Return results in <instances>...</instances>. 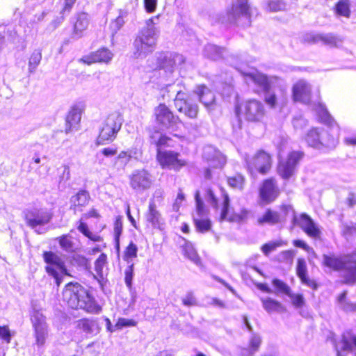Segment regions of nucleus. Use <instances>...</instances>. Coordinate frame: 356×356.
<instances>
[{
  "instance_id": "nucleus-1",
  "label": "nucleus",
  "mask_w": 356,
  "mask_h": 356,
  "mask_svg": "<svg viewBox=\"0 0 356 356\" xmlns=\"http://www.w3.org/2000/svg\"><path fill=\"white\" fill-rule=\"evenodd\" d=\"M62 300L72 310L81 309L89 314H97L102 310L89 290L77 282H70L64 286Z\"/></svg>"
},
{
  "instance_id": "nucleus-2",
  "label": "nucleus",
  "mask_w": 356,
  "mask_h": 356,
  "mask_svg": "<svg viewBox=\"0 0 356 356\" xmlns=\"http://www.w3.org/2000/svg\"><path fill=\"white\" fill-rule=\"evenodd\" d=\"M322 265L332 271L344 270L341 281L343 284H356V252L346 254L344 258L334 253L324 254Z\"/></svg>"
},
{
  "instance_id": "nucleus-3",
  "label": "nucleus",
  "mask_w": 356,
  "mask_h": 356,
  "mask_svg": "<svg viewBox=\"0 0 356 356\" xmlns=\"http://www.w3.org/2000/svg\"><path fill=\"white\" fill-rule=\"evenodd\" d=\"M159 18V15H157L147 19L145 25L138 32L134 42V56L136 58H145L155 49L160 33L159 29L155 26Z\"/></svg>"
},
{
  "instance_id": "nucleus-4",
  "label": "nucleus",
  "mask_w": 356,
  "mask_h": 356,
  "mask_svg": "<svg viewBox=\"0 0 356 356\" xmlns=\"http://www.w3.org/2000/svg\"><path fill=\"white\" fill-rule=\"evenodd\" d=\"M207 194L211 200V205L219 212L220 220L241 222L248 219L250 211L245 208L235 211L230 205L229 197L225 191L222 192L220 201L215 196L212 189H207Z\"/></svg>"
},
{
  "instance_id": "nucleus-5",
  "label": "nucleus",
  "mask_w": 356,
  "mask_h": 356,
  "mask_svg": "<svg viewBox=\"0 0 356 356\" xmlns=\"http://www.w3.org/2000/svg\"><path fill=\"white\" fill-rule=\"evenodd\" d=\"M248 0H236L227 9L226 16L220 17L218 21L222 24H233L238 26H250L251 17L257 15V8L250 7Z\"/></svg>"
},
{
  "instance_id": "nucleus-6",
  "label": "nucleus",
  "mask_w": 356,
  "mask_h": 356,
  "mask_svg": "<svg viewBox=\"0 0 356 356\" xmlns=\"http://www.w3.org/2000/svg\"><path fill=\"white\" fill-rule=\"evenodd\" d=\"M273 164V155L264 149H259L252 155L245 157V168L252 175L257 173L263 176L268 175Z\"/></svg>"
},
{
  "instance_id": "nucleus-7",
  "label": "nucleus",
  "mask_w": 356,
  "mask_h": 356,
  "mask_svg": "<svg viewBox=\"0 0 356 356\" xmlns=\"http://www.w3.org/2000/svg\"><path fill=\"white\" fill-rule=\"evenodd\" d=\"M42 255L46 264L45 272L54 279L57 287H59L63 282L64 275L72 276L66 267L65 261L56 252L44 251Z\"/></svg>"
},
{
  "instance_id": "nucleus-8",
  "label": "nucleus",
  "mask_w": 356,
  "mask_h": 356,
  "mask_svg": "<svg viewBox=\"0 0 356 356\" xmlns=\"http://www.w3.org/2000/svg\"><path fill=\"white\" fill-rule=\"evenodd\" d=\"M304 140L314 149H333L338 143L337 137L327 130L312 127L305 134Z\"/></svg>"
},
{
  "instance_id": "nucleus-9",
  "label": "nucleus",
  "mask_w": 356,
  "mask_h": 356,
  "mask_svg": "<svg viewBox=\"0 0 356 356\" xmlns=\"http://www.w3.org/2000/svg\"><path fill=\"white\" fill-rule=\"evenodd\" d=\"M122 124V117L119 113L109 114L100 129L98 135V143L105 145L114 140Z\"/></svg>"
},
{
  "instance_id": "nucleus-10",
  "label": "nucleus",
  "mask_w": 356,
  "mask_h": 356,
  "mask_svg": "<svg viewBox=\"0 0 356 356\" xmlns=\"http://www.w3.org/2000/svg\"><path fill=\"white\" fill-rule=\"evenodd\" d=\"M281 189L275 177L264 179L258 188V197L261 204H269L275 202L280 195Z\"/></svg>"
},
{
  "instance_id": "nucleus-11",
  "label": "nucleus",
  "mask_w": 356,
  "mask_h": 356,
  "mask_svg": "<svg viewBox=\"0 0 356 356\" xmlns=\"http://www.w3.org/2000/svg\"><path fill=\"white\" fill-rule=\"evenodd\" d=\"M156 160L162 169L179 171L187 165V161L180 158L178 152L172 150L160 151L156 153Z\"/></svg>"
},
{
  "instance_id": "nucleus-12",
  "label": "nucleus",
  "mask_w": 356,
  "mask_h": 356,
  "mask_svg": "<svg viewBox=\"0 0 356 356\" xmlns=\"http://www.w3.org/2000/svg\"><path fill=\"white\" fill-rule=\"evenodd\" d=\"M293 224L298 225L309 238L321 240L322 232L320 227L307 213H302L298 217L294 215Z\"/></svg>"
},
{
  "instance_id": "nucleus-13",
  "label": "nucleus",
  "mask_w": 356,
  "mask_h": 356,
  "mask_svg": "<svg viewBox=\"0 0 356 356\" xmlns=\"http://www.w3.org/2000/svg\"><path fill=\"white\" fill-rule=\"evenodd\" d=\"M129 185L136 191H143L152 186V178L149 172L145 169L134 170L129 176Z\"/></svg>"
},
{
  "instance_id": "nucleus-14",
  "label": "nucleus",
  "mask_w": 356,
  "mask_h": 356,
  "mask_svg": "<svg viewBox=\"0 0 356 356\" xmlns=\"http://www.w3.org/2000/svg\"><path fill=\"white\" fill-rule=\"evenodd\" d=\"M101 218V215L99 211L92 207L88 212L83 213L79 221V225L77 226V229L86 237L93 242H102L103 241V238L99 235L93 234L89 229L88 225L83 221L84 220H87L89 218H96L99 219Z\"/></svg>"
},
{
  "instance_id": "nucleus-15",
  "label": "nucleus",
  "mask_w": 356,
  "mask_h": 356,
  "mask_svg": "<svg viewBox=\"0 0 356 356\" xmlns=\"http://www.w3.org/2000/svg\"><path fill=\"white\" fill-rule=\"evenodd\" d=\"M24 218L26 225L34 228L48 223L51 220V215L45 210L33 209L25 211Z\"/></svg>"
},
{
  "instance_id": "nucleus-16",
  "label": "nucleus",
  "mask_w": 356,
  "mask_h": 356,
  "mask_svg": "<svg viewBox=\"0 0 356 356\" xmlns=\"http://www.w3.org/2000/svg\"><path fill=\"white\" fill-rule=\"evenodd\" d=\"M312 86L305 80L296 83L292 88L293 99L296 102L309 104L311 101Z\"/></svg>"
},
{
  "instance_id": "nucleus-17",
  "label": "nucleus",
  "mask_w": 356,
  "mask_h": 356,
  "mask_svg": "<svg viewBox=\"0 0 356 356\" xmlns=\"http://www.w3.org/2000/svg\"><path fill=\"white\" fill-rule=\"evenodd\" d=\"M149 138L151 145L156 148V153H159L160 151H165V147H172V145H171L172 138L158 129L154 128L149 130Z\"/></svg>"
},
{
  "instance_id": "nucleus-18",
  "label": "nucleus",
  "mask_w": 356,
  "mask_h": 356,
  "mask_svg": "<svg viewBox=\"0 0 356 356\" xmlns=\"http://www.w3.org/2000/svg\"><path fill=\"white\" fill-rule=\"evenodd\" d=\"M296 273L301 283L316 291L318 289L320 284L318 282L311 278L308 275L307 264L304 259L299 258L297 260Z\"/></svg>"
},
{
  "instance_id": "nucleus-19",
  "label": "nucleus",
  "mask_w": 356,
  "mask_h": 356,
  "mask_svg": "<svg viewBox=\"0 0 356 356\" xmlns=\"http://www.w3.org/2000/svg\"><path fill=\"white\" fill-rule=\"evenodd\" d=\"M184 63V58L181 54L165 53L162 54L158 58V65L166 72H172L174 67Z\"/></svg>"
},
{
  "instance_id": "nucleus-20",
  "label": "nucleus",
  "mask_w": 356,
  "mask_h": 356,
  "mask_svg": "<svg viewBox=\"0 0 356 356\" xmlns=\"http://www.w3.org/2000/svg\"><path fill=\"white\" fill-rule=\"evenodd\" d=\"M91 201L90 193L86 189L79 190L70 199V207L74 213L81 212Z\"/></svg>"
},
{
  "instance_id": "nucleus-21",
  "label": "nucleus",
  "mask_w": 356,
  "mask_h": 356,
  "mask_svg": "<svg viewBox=\"0 0 356 356\" xmlns=\"http://www.w3.org/2000/svg\"><path fill=\"white\" fill-rule=\"evenodd\" d=\"M70 22L73 26L71 38L73 39H79L82 37L83 33L87 29L90 19L88 14L86 13H79L73 17Z\"/></svg>"
},
{
  "instance_id": "nucleus-22",
  "label": "nucleus",
  "mask_w": 356,
  "mask_h": 356,
  "mask_svg": "<svg viewBox=\"0 0 356 356\" xmlns=\"http://www.w3.org/2000/svg\"><path fill=\"white\" fill-rule=\"evenodd\" d=\"M113 54L108 49L102 48L90 54L83 56L80 59L81 62H83L87 65H91L95 63H109L113 58Z\"/></svg>"
},
{
  "instance_id": "nucleus-23",
  "label": "nucleus",
  "mask_w": 356,
  "mask_h": 356,
  "mask_svg": "<svg viewBox=\"0 0 356 356\" xmlns=\"http://www.w3.org/2000/svg\"><path fill=\"white\" fill-rule=\"evenodd\" d=\"M245 81L254 83L258 86L264 92L268 91L270 88V81L268 78L257 71L252 72L243 73Z\"/></svg>"
},
{
  "instance_id": "nucleus-24",
  "label": "nucleus",
  "mask_w": 356,
  "mask_h": 356,
  "mask_svg": "<svg viewBox=\"0 0 356 356\" xmlns=\"http://www.w3.org/2000/svg\"><path fill=\"white\" fill-rule=\"evenodd\" d=\"M195 92L198 95L200 101L204 105L206 108L214 109L213 107L215 102L213 93L205 86L197 87Z\"/></svg>"
},
{
  "instance_id": "nucleus-25",
  "label": "nucleus",
  "mask_w": 356,
  "mask_h": 356,
  "mask_svg": "<svg viewBox=\"0 0 356 356\" xmlns=\"http://www.w3.org/2000/svg\"><path fill=\"white\" fill-rule=\"evenodd\" d=\"M261 302L265 311L268 314L282 313L286 312L282 303L273 298H261Z\"/></svg>"
},
{
  "instance_id": "nucleus-26",
  "label": "nucleus",
  "mask_w": 356,
  "mask_h": 356,
  "mask_svg": "<svg viewBox=\"0 0 356 356\" xmlns=\"http://www.w3.org/2000/svg\"><path fill=\"white\" fill-rule=\"evenodd\" d=\"M282 222L281 216L278 212L268 208L264 213L257 218L259 225H275Z\"/></svg>"
},
{
  "instance_id": "nucleus-27",
  "label": "nucleus",
  "mask_w": 356,
  "mask_h": 356,
  "mask_svg": "<svg viewBox=\"0 0 356 356\" xmlns=\"http://www.w3.org/2000/svg\"><path fill=\"white\" fill-rule=\"evenodd\" d=\"M156 120L159 124L165 129L172 128L179 123V120L174 115L173 113H158Z\"/></svg>"
},
{
  "instance_id": "nucleus-28",
  "label": "nucleus",
  "mask_w": 356,
  "mask_h": 356,
  "mask_svg": "<svg viewBox=\"0 0 356 356\" xmlns=\"http://www.w3.org/2000/svg\"><path fill=\"white\" fill-rule=\"evenodd\" d=\"M226 54L227 50L225 48L218 47L213 44H207L204 49V55L213 60L223 58Z\"/></svg>"
},
{
  "instance_id": "nucleus-29",
  "label": "nucleus",
  "mask_w": 356,
  "mask_h": 356,
  "mask_svg": "<svg viewBox=\"0 0 356 356\" xmlns=\"http://www.w3.org/2000/svg\"><path fill=\"white\" fill-rule=\"evenodd\" d=\"M227 185L233 188L242 191L245 188L246 179L245 176L240 172H237L226 179Z\"/></svg>"
},
{
  "instance_id": "nucleus-30",
  "label": "nucleus",
  "mask_w": 356,
  "mask_h": 356,
  "mask_svg": "<svg viewBox=\"0 0 356 356\" xmlns=\"http://www.w3.org/2000/svg\"><path fill=\"white\" fill-rule=\"evenodd\" d=\"M340 342L344 351H353L356 348V335L348 331L341 334Z\"/></svg>"
},
{
  "instance_id": "nucleus-31",
  "label": "nucleus",
  "mask_w": 356,
  "mask_h": 356,
  "mask_svg": "<svg viewBox=\"0 0 356 356\" xmlns=\"http://www.w3.org/2000/svg\"><path fill=\"white\" fill-rule=\"evenodd\" d=\"M263 106L257 100L251 99L236 105L235 111H262Z\"/></svg>"
},
{
  "instance_id": "nucleus-32",
  "label": "nucleus",
  "mask_w": 356,
  "mask_h": 356,
  "mask_svg": "<svg viewBox=\"0 0 356 356\" xmlns=\"http://www.w3.org/2000/svg\"><path fill=\"white\" fill-rule=\"evenodd\" d=\"M296 168L285 161H281L277 165V173L283 179H289L295 173Z\"/></svg>"
},
{
  "instance_id": "nucleus-33",
  "label": "nucleus",
  "mask_w": 356,
  "mask_h": 356,
  "mask_svg": "<svg viewBox=\"0 0 356 356\" xmlns=\"http://www.w3.org/2000/svg\"><path fill=\"white\" fill-rule=\"evenodd\" d=\"M81 113H68L66 116V131L78 130L80 127Z\"/></svg>"
},
{
  "instance_id": "nucleus-34",
  "label": "nucleus",
  "mask_w": 356,
  "mask_h": 356,
  "mask_svg": "<svg viewBox=\"0 0 356 356\" xmlns=\"http://www.w3.org/2000/svg\"><path fill=\"white\" fill-rule=\"evenodd\" d=\"M56 241L58 243L60 248L63 250L67 252H73L74 251V243L71 235L68 234H63L56 237Z\"/></svg>"
},
{
  "instance_id": "nucleus-35",
  "label": "nucleus",
  "mask_w": 356,
  "mask_h": 356,
  "mask_svg": "<svg viewBox=\"0 0 356 356\" xmlns=\"http://www.w3.org/2000/svg\"><path fill=\"white\" fill-rule=\"evenodd\" d=\"M184 241V243L182 245V251L186 257L190 259L191 260L193 261L195 263H200V258L198 256V254L195 249L193 245L191 242L186 240L184 238H182Z\"/></svg>"
},
{
  "instance_id": "nucleus-36",
  "label": "nucleus",
  "mask_w": 356,
  "mask_h": 356,
  "mask_svg": "<svg viewBox=\"0 0 356 356\" xmlns=\"http://www.w3.org/2000/svg\"><path fill=\"white\" fill-rule=\"evenodd\" d=\"M319 42L331 47H338L342 40L333 33H320Z\"/></svg>"
},
{
  "instance_id": "nucleus-37",
  "label": "nucleus",
  "mask_w": 356,
  "mask_h": 356,
  "mask_svg": "<svg viewBox=\"0 0 356 356\" xmlns=\"http://www.w3.org/2000/svg\"><path fill=\"white\" fill-rule=\"evenodd\" d=\"M95 325V321L83 318L76 321V327L82 332L89 334L93 332Z\"/></svg>"
},
{
  "instance_id": "nucleus-38",
  "label": "nucleus",
  "mask_w": 356,
  "mask_h": 356,
  "mask_svg": "<svg viewBox=\"0 0 356 356\" xmlns=\"http://www.w3.org/2000/svg\"><path fill=\"white\" fill-rule=\"evenodd\" d=\"M193 223L196 231L200 233H206L209 232L212 227V223L209 218H193Z\"/></svg>"
},
{
  "instance_id": "nucleus-39",
  "label": "nucleus",
  "mask_w": 356,
  "mask_h": 356,
  "mask_svg": "<svg viewBox=\"0 0 356 356\" xmlns=\"http://www.w3.org/2000/svg\"><path fill=\"white\" fill-rule=\"evenodd\" d=\"M305 154L302 151L293 150L291 151L284 160L289 164L296 168L300 161L303 159Z\"/></svg>"
},
{
  "instance_id": "nucleus-40",
  "label": "nucleus",
  "mask_w": 356,
  "mask_h": 356,
  "mask_svg": "<svg viewBox=\"0 0 356 356\" xmlns=\"http://www.w3.org/2000/svg\"><path fill=\"white\" fill-rule=\"evenodd\" d=\"M350 3L349 0H339L335 6L337 14L348 18L350 15Z\"/></svg>"
},
{
  "instance_id": "nucleus-41",
  "label": "nucleus",
  "mask_w": 356,
  "mask_h": 356,
  "mask_svg": "<svg viewBox=\"0 0 356 356\" xmlns=\"http://www.w3.org/2000/svg\"><path fill=\"white\" fill-rule=\"evenodd\" d=\"M31 321L33 324L34 330L47 328L44 316L38 312H33L31 315Z\"/></svg>"
},
{
  "instance_id": "nucleus-42",
  "label": "nucleus",
  "mask_w": 356,
  "mask_h": 356,
  "mask_svg": "<svg viewBox=\"0 0 356 356\" xmlns=\"http://www.w3.org/2000/svg\"><path fill=\"white\" fill-rule=\"evenodd\" d=\"M41 59V51L38 49L33 51L29 60L28 70L30 73H33L35 71L37 67L40 63Z\"/></svg>"
},
{
  "instance_id": "nucleus-43",
  "label": "nucleus",
  "mask_w": 356,
  "mask_h": 356,
  "mask_svg": "<svg viewBox=\"0 0 356 356\" xmlns=\"http://www.w3.org/2000/svg\"><path fill=\"white\" fill-rule=\"evenodd\" d=\"M272 284L275 289L276 293H280L285 295H289V292L291 291L290 286L284 281L278 279L274 278L272 280Z\"/></svg>"
},
{
  "instance_id": "nucleus-44",
  "label": "nucleus",
  "mask_w": 356,
  "mask_h": 356,
  "mask_svg": "<svg viewBox=\"0 0 356 356\" xmlns=\"http://www.w3.org/2000/svg\"><path fill=\"white\" fill-rule=\"evenodd\" d=\"M107 264V255L102 253L95 261V270L99 276L103 275V269Z\"/></svg>"
},
{
  "instance_id": "nucleus-45",
  "label": "nucleus",
  "mask_w": 356,
  "mask_h": 356,
  "mask_svg": "<svg viewBox=\"0 0 356 356\" xmlns=\"http://www.w3.org/2000/svg\"><path fill=\"white\" fill-rule=\"evenodd\" d=\"M159 213L156 210L154 203H150L148 206L147 220L153 225L159 223Z\"/></svg>"
},
{
  "instance_id": "nucleus-46",
  "label": "nucleus",
  "mask_w": 356,
  "mask_h": 356,
  "mask_svg": "<svg viewBox=\"0 0 356 356\" xmlns=\"http://www.w3.org/2000/svg\"><path fill=\"white\" fill-rule=\"evenodd\" d=\"M316 120L318 123L329 127L337 124V122L331 116L330 113H318Z\"/></svg>"
},
{
  "instance_id": "nucleus-47",
  "label": "nucleus",
  "mask_w": 356,
  "mask_h": 356,
  "mask_svg": "<svg viewBox=\"0 0 356 356\" xmlns=\"http://www.w3.org/2000/svg\"><path fill=\"white\" fill-rule=\"evenodd\" d=\"M138 248L132 241L129 243L124 251V259L129 260L137 257Z\"/></svg>"
},
{
  "instance_id": "nucleus-48",
  "label": "nucleus",
  "mask_w": 356,
  "mask_h": 356,
  "mask_svg": "<svg viewBox=\"0 0 356 356\" xmlns=\"http://www.w3.org/2000/svg\"><path fill=\"white\" fill-rule=\"evenodd\" d=\"M175 104L177 107L178 111H197V106L189 104L186 101L183 102L182 99L176 98Z\"/></svg>"
},
{
  "instance_id": "nucleus-49",
  "label": "nucleus",
  "mask_w": 356,
  "mask_h": 356,
  "mask_svg": "<svg viewBox=\"0 0 356 356\" xmlns=\"http://www.w3.org/2000/svg\"><path fill=\"white\" fill-rule=\"evenodd\" d=\"M287 296L291 298L292 305L296 308H301L305 304L304 296L301 293L294 294L291 293V290Z\"/></svg>"
},
{
  "instance_id": "nucleus-50",
  "label": "nucleus",
  "mask_w": 356,
  "mask_h": 356,
  "mask_svg": "<svg viewBox=\"0 0 356 356\" xmlns=\"http://www.w3.org/2000/svg\"><path fill=\"white\" fill-rule=\"evenodd\" d=\"M134 274V264H131L124 270V282L129 289H132V280Z\"/></svg>"
},
{
  "instance_id": "nucleus-51",
  "label": "nucleus",
  "mask_w": 356,
  "mask_h": 356,
  "mask_svg": "<svg viewBox=\"0 0 356 356\" xmlns=\"http://www.w3.org/2000/svg\"><path fill=\"white\" fill-rule=\"evenodd\" d=\"M0 339L6 343L11 342L12 333L8 325H0Z\"/></svg>"
},
{
  "instance_id": "nucleus-52",
  "label": "nucleus",
  "mask_w": 356,
  "mask_h": 356,
  "mask_svg": "<svg viewBox=\"0 0 356 356\" xmlns=\"http://www.w3.org/2000/svg\"><path fill=\"white\" fill-rule=\"evenodd\" d=\"M136 324V321L133 319L119 318L115 324V327L120 330L125 327H134Z\"/></svg>"
},
{
  "instance_id": "nucleus-53",
  "label": "nucleus",
  "mask_w": 356,
  "mask_h": 356,
  "mask_svg": "<svg viewBox=\"0 0 356 356\" xmlns=\"http://www.w3.org/2000/svg\"><path fill=\"white\" fill-rule=\"evenodd\" d=\"M131 155L129 151H121L115 159V163H120L121 165L127 164L131 160Z\"/></svg>"
},
{
  "instance_id": "nucleus-54",
  "label": "nucleus",
  "mask_w": 356,
  "mask_h": 356,
  "mask_svg": "<svg viewBox=\"0 0 356 356\" xmlns=\"http://www.w3.org/2000/svg\"><path fill=\"white\" fill-rule=\"evenodd\" d=\"M195 204H196V211L198 215L201 216L207 212L205 204L200 197L199 192H196L195 195Z\"/></svg>"
},
{
  "instance_id": "nucleus-55",
  "label": "nucleus",
  "mask_w": 356,
  "mask_h": 356,
  "mask_svg": "<svg viewBox=\"0 0 356 356\" xmlns=\"http://www.w3.org/2000/svg\"><path fill=\"white\" fill-rule=\"evenodd\" d=\"M280 245H281L280 242H278V241L269 242V243H264L261 246V250L262 252L266 256H268L271 252L275 250Z\"/></svg>"
},
{
  "instance_id": "nucleus-56",
  "label": "nucleus",
  "mask_w": 356,
  "mask_h": 356,
  "mask_svg": "<svg viewBox=\"0 0 356 356\" xmlns=\"http://www.w3.org/2000/svg\"><path fill=\"white\" fill-rule=\"evenodd\" d=\"M285 3L279 0L270 1L267 3V8L273 12L282 10L285 8Z\"/></svg>"
},
{
  "instance_id": "nucleus-57",
  "label": "nucleus",
  "mask_w": 356,
  "mask_h": 356,
  "mask_svg": "<svg viewBox=\"0 0 356 356\" xmlns=\"http://www.w3.org/2000/svg\"><path fill=\"white\" fill-rule=\"evenodd\" d=\"M35 331V337L36 339V343L38 346H42L45 343L47 328H42L40 330H34Z\"/></svg>"
},
{
  "instance_id": "nucleus-58",
  "label": "nucleus",
  "mask_w": 356,
  "mask_h": 356,
  "mask_svg": "<svg viewBox=\"0 0 356 356\" xmlns=\"http://www.w3.org/2000/svg\"><path fill=\"white\" fill-rule=\"evenodd\" d=\"M122 222L120 218H117L114 222V236L115 241L117 243H119L120 237L122 232Z\"/></svg>"
},
{
  "instance_id": "nucleus-59",
  "label": "nucleus",
  "mask_w": 356,
  "mask_h": 356,
  "mask_svg": "<svg viewBox=\"0 0 356 356\" xmlns=\"http://www.w3.org/2000/svg\"><path fill=\"white\" fill-rule=\"evenodd\" d=\"M182 304L186 307H193L197 305V300L192 292L188 293L184 298H182Z\"/></svg>"
},
{
  "instance_id": "nucleus-60",
  "label": "nucleus",
  "mask_w": 356,
  "mask_h": 356,
  "mask_svg": "<svg viewBox=\"0 0 356 356\" xmlns=\"http://www.w3.org/2000/svg\"><path fill=\"white\" fill-rule=\"evenodd\" d=\"M265 92V102L270 108H275L277 103V98L274 93H271L270 90Z\"/></svg>"
},
{
  "instance_id": "nucleus-61",
  "label": "nucleus",
  "mask_w": 356,
  "mask_h": 356,
  "mask_svg": "<svg viewBox=\"0 0 356 356\" xmlns=\"http://www.w3.org/2000/svg\"><path fill=\"white\" fill-rule=\"evenodd\" d=\"M261 343V339L257 336H252L249 342L250 350L253 353L258 350Z\"/></svg>"
},
{
  "instance_id": "nucleus-62",
  "label": "nucleus",
  "mask_w": 356,
  "mask_h": 356,
  "mask_svg": "<svg viewBox=\"0 0 356 356\" xmlns=\"http://www.w3.org/2000/svg\"><path fill=\"white\" fill-rule=\"evenodd\" d=\"M279 208L282 220H284L291 211L294 213L293 207L291 204H282Z\"/></svg>"
},
{
  "instance_id": "nucleus-63",
  "label": "nucleus",
  "mask_w": 356,
  "mask_h": 356,
  "mask_svg": "<svg viewBox=\"0 0 356 356\" xmlns=\"http://www.w3.org/2000/svg\"><path fill=\"white\" fill-rule=\"evenodd\" d=\"M320 40V33H306L303 36V40L308 43L316 44L318 43Z\"/></svg>"
},
{
  "instance_id": "nucleus-64",
  "label": "nucleus",
  "mask_w": 356,
  "mask_h": 356,
  "mask_svg": "<svg viewBox=\"0 0 356 356\" xmlns=\"http://www.w3.org/2000/svg\"><path fill=\"white\" fill-rule=\"evenodd\" d=\"M157 0H144V7L147 13H152L156 10Z\"/></svg>"
}]
</instances>
